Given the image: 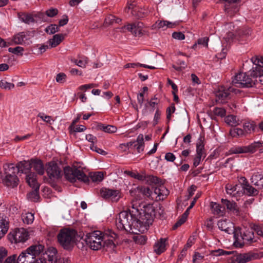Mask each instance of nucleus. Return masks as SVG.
Wrapping results in <instances>:
<instances>
[{"label":"nucleus","instance_id":"obj_29","mask_svg":"<svg viewBox=\"0 0 263 263\" xmlns=\"http://www.w3.org/2000/svg\"><path fill=\"white\" fill-rule=\"evenodd\" d=\"M32 167L40 175L44 173V165L42 161L40 160H31Z\"/></svg>","mask_w":263,"mask_h":263},{"label":"nucleus","instance_id":"obj_45","mask_svg":"<svg viewBox=\"0 0 263 263\" xmlns=\"http://www.w3.org/2000/svg\"><path fill=\"white\" fill-rule=\"evenodd\" d=\"M22 218L24 223L31 224L34 220V215L31 213H27L22 215Z\"/></svg>","mask_w":263,"mask_h":263},{"label":"nucleus","instance_id":"obj_54","mask_svg":"<svg viewBox=\"0 0 263 263\" xmlns=\"http://www.w3.org/2000/svg\"><path fill=\"white\" fill-rule=\"evenodd\" d=\"M0 87L4 89H11L14 87V85L13 83L7 82L4 80H2L0 81Z\"/></svg>","mask_w":263,"mask_h":263},{"label":"nucleus","instance_id":"obj_35","mask_svg":"<svg viewBox=\"0 0 263 263\" xmlns=\"http://www.w3.org/2000/svg\"><path fill=\"white\" fill-rule=\"evenodd\" d=\"M97 129L107 133H114L117 130V127L115 126L111 125H104L101 123L97 125Z\"/></svg>","mask_w":263,"mask_h":263},{"label":"nucleus","instance_id":"obj_23","mask_svg":"<svg viewBox=\"0 0 263 263\" xmlns=\"http://www.w3.org/2000/svg\"><path fill=\"white\" fill-rule=\"evenodd\" d=\"M221 202L224 208L226 207L227 210L232 211L236 215H238L239 212V209L235 202L226 199H221Z\"/></svg>","mask_w":263,"mask_h":263},{"label":"nucleus","instance_id":"obj_42","mask_svg":"<svg viewBox=\"0 0 263 263\" xmlns=\"http://www.w3.org/2000/svg\"><path fill=\"white\" fill-rule=\"evenodd\" d=\"M136 189L139 193H141L147 197H150L153 194L149 187L141 186H138Z\"/></svg>","mask_w":263,"mask_h":263},{"label":"nucleus","instance_id":"obj_6","mask_svg":"<svg viewBox=\"0 0 263 263\" xmlns=\"http://www.w3.org/2000/svg\"><path fill=\"white\" fill-rule=\"evenodd\" d=\"M256 80L251 78L249 73L239 72L236 74L232 80V83L237 87L241 88L252 87L255 84Z\"/></svg>","mask_w":263,"mask_h":263},{"label":"nucleus","instance_id":"obj_31","mask_svg":"<svg viewBox=\"0 0 263 263\" xmlns=\"http://www.w3.org/2000/svg\"><path fill=\"white\" fill-rule=\"evenodd\" d=\"M65 35L63 34H57L53 35V38L49 41L51 47H55L59 45L64 39Z\"/></svg>","mask_w":263,"mask_h":263},{"label":"nucleus","instance_id":"obj_11","mask_svg":"<svg viewBox=\"0 0 263 263\" xmlns=\"http://www.w3.org/2000/svg\"><path fill=\"white\" fill-rule=\"evenodd\" d=\"M8 239L11 243H18L26 241L29 237L28 233L24 229H18L10 232L7 235Z\"/></svg>","mask_w":263,"mask_h":263},{"label":"nucleus","instance_id":"obj_33","mask_svg":"<svg viewBox=\"0 0 263 263\" xmlns=\"http://www.w3.org/2000/svg\"><path fill=\"white\" fill-rule=\"evenodd\" d=\"M204 137L200 136L196 143V155L202 156L204 154Z\"/></svg>","mask_w":263,"mask_h":263},{"label":"nucleus","instance_id":"obj_41","mask_svg":"<svg viewBox=\"0 0 263 263\" xmlns=\"http://www.w3.org/2000/svg\"><path fill=\"white\" fill-rule=\"evenodd\" d=\"M121 21V19L116 17L113 15H108L105 19L104 24L106 26L114 24V23L119 24Z\"/></svg>","mask_w":263,"mask_h":263},{"label":"nucleus","instance_id":"obj_44","mask_svg":"<svg viewBox=\"0 0 263 263\" xmlns=\"http://www.w3.org/2000/svg\"><path fill=\"white\" fill-rule=\"evenodd\" d=\"M176 25L175 23H172L167 21H161L158 23V27L159 28L166 29L167 28H172Z\"/></svg>","mask_w":263,"mask_h":263},{"label":"nucleus","instance_id":"obj_50","mask_svg":"<svg viewBox=\"0 0 263 263\" xmlns=\"http://www.w3.org/2000/svg\"><path fill=\"white\" fill-rule=\"evenodd\" d=\"M8 51L10 52L14 53L17 55L22 56L23 55V51H24V49L21 46H17L15 48L10 47L8 49Z\"/></svg>","mask_w":263,"mask_h":263},{"label":"nucleus","instance_id":"obj_47","mask_svg":"<svg viewBox=\"0 0 263 263\" xmlns=\"http://www.w3.org/2000/svg\"><path fill=\"white\" fill-rule=\"evenodd\" d=\"M134 241L139 245H144L147 239V237L143 235H138L133 237Z\"/></svg>","mask_w":263,"mask_h":263},{"label":"nucleus","instance_id":"obj_21","mask_svg":"<svg viewBox=\"0 0 263 263\" xmlns=\"http://www.w3.org/2000/svg\"><path fill=\"white\" fill-rule=\"evenodd\" d=\"M167 238H160L156 241L154 246V252L157 255H160L166 250V242Z\"/></svg>","mask_w":263,"mask_h":263},{"label":"nucleus","instance_id":"obj_8","mask_svg":"<svg viewBox=\"0 0 263 263\" xmlns=\"http://www.w3.org/2000/svg\"><path fill=\"white\" fill-rule=\"evenodd\" d=\"M262 145L263 142L257 141L248 146L233 147L226 153V155L247 153H253L258 148L262 147Z\"/></svg>","mask_w":263,"mask_h":263},{"label":"nucleus","instance_id":"obj_46","mask_svg":"<svg viewBox=\"0 0 263 263\" xmlns=\"http://www.w3.org/2000/svg\"><path fill=\"white\" fill-rule=\"evenodd\" d=\"M136 66H139L141 67H144L145 68H148L150 69H154L156 68L155 67L152 66H149L146 64H140V63H127L126 65H125L124 67L125 68H128L129 67L135 68Z\"/></svg>","mask_w":263,"mask_h":263},{"label":"nucleus","instance_id":"obj_37","mask_svg":"<svg viewBox=\"0 0 263 263\" xmlns=\"http://www.w3.org/2000/svg\"><path fill=\"white\" fill-rule=\"evenodd\" d=\"M18 17L20 20L26 24L34 23L35 22L32 14L30 13H18Z\"/></svg>","mask_w":263,"mask_h":263},{"label":"nucleus","instance_id":"obj_17","mask_svg":"<svg viewBox=\"0 0 263 263\" xmlns=\"http://www.w3.org/2000/svg\"><path fill=\"white\" fill-rule=\"evenodd\" d=\"M240 180L242 181L241 185L244 193L248 196H254L259 193L258 190L251 185L245 177H241Z\"/></svg>","mask_w":263,"mask_h":263},{"label":"nucleus","instance_id":"obj_55","mask_svg":"<svg viewBox=\"0 0 263 263\" xmlns=\"http://www.w3.org/2000/svg\"><path fill=\"white\" fill-rule=\"evenodd\" d=\"M213 114L215 116L223 117L226 116V111L223 108L215 107L213 109Z\"/></svg>","mask_w":263,"mask_h":263},{"label":"nucleus","instance_id":"obj_12","mask_svg":"<svg viewBox=\"0 0 263 263\" xmlns=\"http://www.w3.org/2000/svg\"><path fill=\"white\" fill-rule=\"evenodd\" d=\"M238 92V89L231 87L227 89L221 87L215 93L216 101L219 103H224L228 99L231 98V92L237 93Z\"/></svg>","mask_w":263,"mask_h":263},{"label":"nucleus","instance_id":"obj_3","mask_svg":"<svg viewBox=\"0 0 263 263\" xmlns=\"http://www.w3.org/2000/svg\"><path fill=\"white\" fill-rule=\"evenodd\" d=\"M64 172L65 178L70 182L74 183L79 180L84 183H88L89 181V177L84 172L76 166H66L64 168Z\"/></svg>","mask_w":263,"mask_h":263},{"label":"nucleus","instance_id":"obj_1","mask_svg":"<svg viewBox=\"0 0 263 263\" xmlns=\"http://www.w3.org/2000/svg\"><path fill=\"white\" fill-rule=\"evenodd\" d=\"M136 215L126 211L121 212L119 214V217L117 219L116 223L117 228L120 230H125L127 232H130L132 230V226L138 227L137 224L135 220Z\"/></svg>","mask_w":263,"mask_h":263},{"label":"nucleus","instance_id":"obj_4","mask_svg":"<svg viewBox=\"0 0 263 263\" xmlns=\"http://www.w3.org/2000/svg\"><path fill=\"white\" fill-rule=\"evenodd\" d=\"M235 241L234 246L237 248H242L245 244L251 245L256 241L254 238V232L246 230L243 233L240 232V235L237 232L234 235Z\"/></svg>","mask_w":263,"mask_h":263},{"label":"nucleus","instance_id":"obj_63","mask_svg":"<svg viewBox=\"0 0 263 263\" xmlns=\"http://www.w3.org/2000/svg\"><path fill=\"white\" fill-rule=\"evenodd\" d=\"M103 247H106L107 248H114L116 247L115 243L114 242L113 239H105L103 242Z\"/></svg>","mask_w":263,"mask_h":263},{"label":"nucleus","instance_id":"obj_28","mask_svg":"<svg viewBox=\"0 0 263 263\" xmlns=\"http://www.w3.org/2000/svg\"><path fill=\"white\" fill-rule=\"evenodd\" d=\"M136 143H134L132 147L136 148L137 151L138 153H141L144 151V142L143 135L142 134H139L136 140Z\"/></svg>","mask_w":263,"mask_h":263},{"label":"nucleus","instance_id":"obj_5","mask_svg":"<svg viewBox=\"0 0 263 263\" xmlns=\"http://www.w3.org/2000/svg\"><path fill=\"white\" fill-rule=\"evenodd\" d=\"M103 239L102 233L99 231H95L87 233L84 239L83 237L81 238L87 245H88L93 250H98L101 248ZM104 239H105V238Z\"/></svg>","mask_w":263,"mask_h":263},{"label":"nucleus","instance_id":"obj_18","mask_svg":"<svg viewBox=\"0 0 263 263\" xmlns=\"http://www.w3.org/2000/svg\"><path fill=\"white\" fill-rule=\"evenodd\" d=\"M139 217H137L136 216V217H135V220H136V223L140 225H149V224H152V222L153 221V220L154 219V217H149V215L143 213V212H140L139 215Z\"/></svg>","mask_w":263,"mask_h":263},{"label":"nucleus","instance_id":"obj_64","mask_svg":"<svg viewBox=\"0 0 263 263\" xmlns=\"http://www.w3.org/2000/svg\"><path fill=\"white\" fill-rule=\"evenodd\" d=\"M172 37L178 40H182L184 39V34L181 32H174L172 34Z\"/></svg>","mask_w":263,"mask_h":263},{"label":"nucleus","instance_id":"obj_61","mask_svg":"<svg viewBox=\"0 0 263 263\" xmlns=\"http://www.w3.org/2000/svg\"><path fill=\"white\" fill-rule=\"evenodd\" d=\"M66 75L63 72L58 73L56 77V81L60 83H63L66 81Z\"/></svg>","mask_w":263,"mask_h":263},{"label":"nucleus","instance_id":"obj_25","mask_svg":"<svg viewBox=\"0 0 263 263\" xmlns=\"http://www.w3.org/2000/svg\"><path fill=\"white\" fill-rule=\"evenodd\" d=\"M251 34L249 28L242 27L236 30L237 39L240 41H246Z\"/></svg>","mask_w":263,"mask_h":263},{"label":"nucleus","instance_id":"obj_39","mask_svg":"<svg viewBox=\"0 0 263 263\" xmlns=\"http://www.w3.org/2000/svg\"><path fill=\"white\" fill-rule=\"evenodd\" d=\"M89 177L92 182H101L104 179V174L102 172H97L90 174Z\"/></svg>","mask_w":263,"mask_h":263},{"label":"nucleus","instance_id":"obj_27","mask_svg":"<svg viewBox=\"0 0 263 263\" xmlns=\"http://www.w3.org/2000/svg\"><path fill=\"white\" fill-rule=\"evenodd\" d=\"M168 194V191L163 185L155 187L154 190V194L159 197V200H163Z\"/></svg>","mask_w":263,"mask_h":263},{"label":"nucleus","instance_id":"obj_24","mask_svg":"<svg viewBox=\"0 0 263 263\" xmlns=\"http://www.w3.org/2000/svg\"><path fill=\"white\" fill-rule=\"evenodd\" d=\"M251 78L253 80H256L257 77L261 78L260 80L261 82H263V69L258 66L253 65L252 69L248 71Z\"/></svg>","mask_w":263,"mask_h":263},{"label":"nucleus","instance_id":"obj_57","mask_svg":"<svg viewBox=\"0 0 263 263\" xmlns=\"http://www.w3.org/2000/svg\"><path fill=\"white\" fill-rule=\"evenodd\" d=\"M235 38H237L236 32L235 34L234 32L230 31L227 32L224 37V39L227 42H230Z\"/></svg>","mask_w":263,"mask_h":263},{"label":"nucleus","instance_id":"obj_52","mask_svg":"<svg viewBox=\"0 0 263 263\" xmlns=\"http://www.w3.org/2000/svg\"><path fill=\"white\" fill-rule=\"evenodd\" d=\"M125 173L130 177L137 179L138 180L144 181L145 177L144 175L140 174L139 173H135L131 171H125Z\"/></svg>","mask_w":263,"mask_h":263},{"label":"nucleus","instance_id":"obj_38","mask_svg":"<svg viewBox=\"0 0 263 263\" xmlns=\"http://www.w3.org/2000/svg\"><path fill=\"white\" fill-rule=\"evenodd\" d=\"M229 133L232 137L234 138L246 137L245 135L242 128H233L231 129Z\"/></svg>","mask_w":263,"mask_h":263},{"label":"nucleus","instance_id":"obj_56","mask_svg":"<svg viewBox=\"0 0 263 263\" xmlns=\"http://www.w3.org/2000/svg\"><path fill=\"white\" fill-rule=\"evenodd\" d=\"M176 110L175 104L172 103L170 107H168L166 109V119L167 122H170L172 117V114L174 113Z\"/></svg>","mask_w":263,"mask_h":263},{"label":"nucleus","instance_id":"obj_2","mask_svg":"<svg viewBox=\"0 0 263 263\" xmlns=\"http://www.w3.org/2000/svg\"><path fill=\"white\" fill-rule=\"evenodd\" d=\"M76 234V231L73 230H61L57 236L60 246L65 250H71L73 247Z\"/></svg>","mask_w":263,"mask_h":263},{"label":"nucleus","instance_id":"obj_7","mask_svg":"<svg viewBox=\"0 0 263 263\" xmlns=\"http://www.w3.org/2000/svg\"><path fill=\"white\" fill-rule=\"evenodd\" d=\"M6 176L3 182L7 186L12 187L17 185L19 179L15 174L16 168L12 163L6 164L4 165Z\"/></svg>","mask_w":263,"mask_h":263},{"label":"nucleus","instance_id":"obj_34","mask_svg":"<svg viewBox=\"0 0 263 263\" xmlns=\"http://www.w3.org/2000/svg\"><path fill=\"white\" fill-rule=\"evenodd\" d=\"M32 189L34 190L27 194V198L32 201L36 202L40 198L39 194L40 185H36L35 187Z\"/></svg>","mask_w":263,"mask_h":263},{"label":"nucleus","instance_id":"obj_22","mask_svg":"<svg viewBox=\"0 0 263 263\" xmlns=\"http://www.w3.org/2000/svg\"><path fill=\"white\" fill-rule=\"evenodd\" d=\"M15 167L18 173L21 172L22 173L28 174L30 173V171L32 167V164L29 161H20Z\"/></svg>","mask_w":263,"mask_h":263},{"label":"nucleus","instance_id":"obj_30","mask_svg":"<svg viewBox=\"0 0 263 263\" xmlns=\"http://www.w3.org/2000/svg\"><path fill=\"white\" fill-rule=\"evenodd\" d=\"M57 253V250L55 248L50 247L48 250L44 253V255L46 256H44V259H47L49 261H53L57 260L56 254Z\"/></svg>","mask_w":263,"mask_h":263},{"label":"nucleus","instance_id":"obj_58","mask_svg":"<svg viewBox=\"0 0 263 263\" xmlns=\"http://www.w3.org/2000/svg\"><path fill=\"white\" fill-rule=\"evenodd\" d=\"M38 117L41 118L44 121L50 124H51L54 121V120L52 119L51 116L44 115V114L40 113L38 115Z\"/></svg>","mask_w":263,"mask_h":263},{"label":"nucleus","instance_id":"obj_48","mask_svg":"<svg viewBox=\"0 0 263 263\" xmlns=\"http://www.w3.org/2000/svg\"><path fill=\"white\" fill-rule=\"evenodd\" d=\"M251 61L252 63L253 64V65L258 66L261 67V68H263V57L260 56H256L252 57L251 59Z\"/></svg>","mask_w":263,"mask_h":263},{"label":"nucleus","instance_id":"obj_43","mask_svg":"<svg viewBox=\"0 0 263 263\" xmlns=\"http://www.w3.org/2000/svg\"><path fill=\"white\" fill-rule=\"evenodd\" d=\"M144 176L145 177L144 181H146L149 184H155L156 185L159 183L160 179L156 176L146 175H144Z\"/></svg>","mask_w":263,"mask_h":263},{"label":"nucleus","instance_id":"obj_26","mask_svg":"<svg viewBox=\"0 0 263 263\" xmlns=\"http://www.w3.org/2000/svg\"><path fill=\"white\" fill-rule=\"evenodd\" d=\"M257 125L254 122H246L242 125V130L246 136L255 131Z\"/></svg>","mask_w":263,"mask_h":263},{"label":"nucleus","instance_id":"obj_14","mask_svg":"<svg viewBox=\"0 0 263 263\" xmlns=\"http://www.w3.org/2000/svg\"><path fill=\"white\" fill-rule=\"evenodd\" d=\"M101 196L105 199H110L112 201L117 202L120 198L118 190L109 189L105 187L100 190Z\"/></svg>","mask_w":263,"mask_h":263},{"label":"nucleus","instance_id":"obj_20","mask_svg":"<svg viewBox=\"0 0 263 263\" xmlns=\"http://www.w3.org/2000/svg\"><path fill=\"white\" fill-rule=\"evenodd\" d=\"M32 32L26 31L20 32L13 36L12 41L15 44H23L25 41H27L29 38L28 36H31Z\"/></svg>","mask_w":263,"mask_h":263},{"label":"nucleus","instance_id":"obj_9","mask_svg":"<svg viewBox=\"0 0 263 263\" xmlns=\"http://www.w3.org/2000/svg\"><path fill=\"white\" fill-rule=\"evenodd\" d=\"M223 4L224 10L227 16L233 17L238 13L241 0H219Z\"/></svg>","mask_w":263,"mask_h":263},{"label":"nucleus","instance_id":"obj_32","mask_svg":"<svg viewBox=\"0 0 263 263\" xmlns=\"http://www.w3.org/2000/svg\"><path fill=\"white\" fill-rule=\"evenodd\" d=\"M36 177V175L35 174L32 172L29 173L26 176V181L29 185L32 188L35 187L36 185H40V184L37 182Z\"/></svg>","mask_w":263,"mask_h":263},{"label":"nucleus","instance_id":"obj_15","mask_svg":"<svg viewBox=\"0 0 263 263\" xmlns=\"http://www.w3.org/2000/svg\"><path fill=\"white\" fill-rule=\"evenodd\" d=\"M142 27L143 23L141 22H138L133 24H128L126 26H124L121 28L117 29H119L121 32H124V29H126L135 36H137L142 34Z\"/></svg>","mask_w":263,"mask_h":263},{"label":"nucleus","instance_id":"obj_60","mask_svg":"<svg viewBox=\"0 0 263 263\" xmlns=\"http://www.w3.org/2000/svg\"><path fill=\"white\" fill-rule=\"evenodd\" d=\"M45 13L48 17H52L58 14V10L56 8H51L47 10Z\"/></svg>","mask_w":263,"mask_h":263},{"label":"nucleus","instance_id":"obj_51","mask_svg":"<svg viewBox=\"0 0 263 263\" xmlns=\"http://www.w3.org/2000/svg\"><path fill=\"white\" fill-rule=\"evenodd\" d=\"M45 31L50 34H52L59 31V26L56 24H51L48 26Z\"/></svg>","mask_w":263,"mask_h":263},{"label":"nucleus","instance_id":"obj_40","mask_svg":"<svg viewBox=\"0 0 263 263\" xmlns=\"http://www.w3.org/2000/svg\"><path fill=\"white\" fill-rule=\"evenodd\" d=\"M143 210L142 212L143 213H146L149 215V217H154L156 215V211L154 207L152 204H147L143 206Z\"/></svg>","mask_w":263,"mask_h":263},{"label":"nucleus","instance_id":"obj_10","mask_svg":"<svg viewBox=\"0 0 263 263\" xmlns=\"http://www.w3.org/2000/svg\"><path fill=\"white\" fill-rule=\"evenodd\" d=\"M44 246L42 245H32L28 248L25 252V263H35L36 257L43 252Z\"/></svg>","mask_w":263,"mask_h":263},{"label":"nucleus","instance_id":"obj_36","mask_svg":"<svg viewBox=\"0 0 263 263\" xmlns=\"http://www.w3.org/2000/svg\"><path fill=\"white\" fill-rule=\"evenodd\" d=\"M211 208L214 214L223 215L224 211V207H222L220 204L216 202H211Z\"/></svg>","mask_w":263,"mask_h":263},{"label":"nucleus","instance_id":"obj_59","mask_svg":"<svg viewBox=\"0 0 263 263\" xmlns=\"http://www.w3.org/2000/svg\"><path fill=\"white\" fill-rule=\"evenodd\" d=\"M251 231L256 232L258 235L263 237V231L260 226L253 224L251 226Z\"/></svg>","mask_w":263,"mask_h":263},{"label":"nucleus","instance_id":"obj_53","mask_svg":"<svg viewBox=\"0 0 263 263\" xmlns=\"http://www.w3.org/2000/svg\"><path fill=\"white\" fill-rule=\"evenodd\" d=\"M225 122L227 124L234 126L237 123L236 117L234 115H229L224 118Z\"/></svg>","mask_w":263,"mask_h":263},{"label":"nucleus","instance_id":"obj_49","mask_svg":"<svg viewBox=\"0 0 263 263\" xmlns=\"http://www.w3.org/2000/svg\"><path fill=\"white\" fill-rule=\"evenodd\" d=\"M218 227L220 230L227 233H229V228L228 227V223L226 220H219L217 223Z\"/></svg>","mask_w":263,"mask_h":263},{"label":"nucleus","instance_id":"obj_16","mask_svg":"<svg viewBox=\"0 0 263 263\" xmlns=\"http://www.w3.org/2000/svg\"><path fill=\"white\" fill-rule=\"evenodd\" d=\"M46 172L50 179L52 178L59 179L61 177V171L56 163L49 162Z\"/></svg>","mask_w":263,"mask_h":263},{"label":"nucleus","instance_id":"obj_62","mask_svg":"<svg viewBox=\"0 0 263 263\" xmlns=\"http://www.w3.org/2000/svg\"><path fill=\"white\" fill-rule=\"evenodd\" d=\"M88 58L86 57H82L81 59L79 60L77 65L79 67L85 68L86 64L88 63Z\"/></svg>","mask_w":263,"mask_h":263},{"label":"nucleus","instance_id":"obj_13","mask_svg":"<svg viewBox=\"0 0 263 263\" xmlns=\"http://www.w3.org/2000/svg\"><path fill=\"white\" fill-rule=\"evenodd\" d=\"M258 258L259 255L257 253L249 252L239 254L232 257L230 263H246Z\"/></svg>","mask_w":263,"mask_h":263},{"label":"nucleus","instance_id":"obj_19","mask_svg":"<svg viewBox=\"0 0 263 263\" xmlns=\"http://www.w3.org/2000/svg\"><path fill=\"white\" fill-rule=\"evenodd\" d=\"M251 181L258 190L263 189V174L259 172L254 173L251 178Z\"/></svg>","mask_w":263,"mask_h":263}]
</instances>
